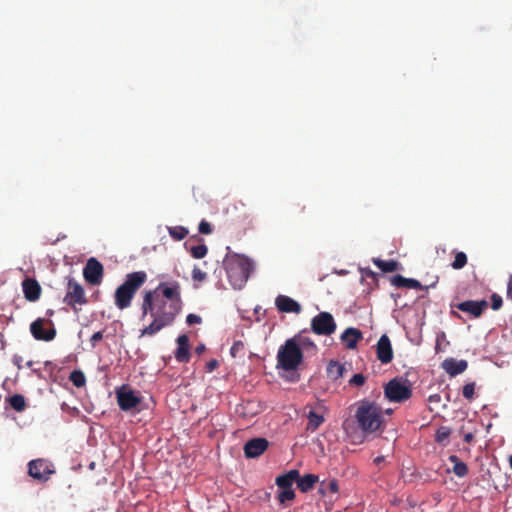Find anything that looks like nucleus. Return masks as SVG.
<instances>
[{"mask_svg":"<svg viewBox=\"0 0 512 512\" xmlns=\"http://www.w3.org/2000/svg\"><path fill=\"white\" fill-rule=\"evenodd\" d=\"M182 309L181 287L179 282H160L153 290L143 294L141 319L146 316L152 322L140 331V337L154 336L163 328L171 325Z\"/></svg>","mask_w":512,"mask_h":512,"instance_id":"f257e3e1","label":"nucleus"},{"mask_svg":"<svg viewBox=\"0 0 512 512\" xmlns=\"http://www.w3.org/2000/svg\"><path fill=\"white\" fill-rule=\"evenodd\" d=\"M223 264L230 284L235 289H241L253 270L252 261L243 255L228 254Z\"/></svg>","mask_w":512,"mask_h":512,"instance_id":"f03ea898","label":"nucleus"},{"mask_svg":"<svg viewBox=\"0 0 512 512\" xmlns=\"http://www.w3.org/2000/svg\"><path fill=\"white\" fill-rule=\"evenodd\" d=\"M358 427L364 434L382 431L384 420L381 408L374 402L363 400L359 403L355 413Z\"/></svg>","mask_w":512,"mask_h":512,"instance_id":"7ed1b4c3","label":"nucleus"},{"mask_svg":"<svg viewBox=\"0 0 512 512\" xmlns=\"http://www.w3.org/2000/svg\"><path fill=\"white\" fill-rule=\"evenodd\" d=\"M147 274L136 271L126 275L124 282L115 291V305L120 310L130 307L138 289L146 282Z\"/></svg>","mask_w":512,"mask_h":512,"instance_id":"20e7f679","label":"nucleus"},{"mask_svg":"<svg viewBox=\"0 0 512 512\" xmlns=\"http://www.w3.org/2000/svg\"><path fill=\"white\" fill-rule=\"evenodd\" d=\"M302 361L303 353L296 342V338L288 339L280 346L277 353V367L285 371H293L298 368Z\"/></svg>","mask_w":512,"mask_h":512,"instance_id":"39448f33","label":"nucleus"},{"mask_svg":"<svg viewBox=\"0 0 512 512\" xmlns=\"http://www.w3.org/2000/svg\"><path fill=\"white\" fill-rule=\"evenodd\" d=\"M384 395L390 402H404L412 396L411 385L407 379L393 378L384 386Z\"/></svg>","mask_w":512,"mask_h":512,"instance_id":"423d86ee","label":"nucleus"},{"mask_svg":"<svg viewBox=\"0 0 512 512\" xmlns=\"http://www.w3.org/2000/svg\"><path fill=\"white\" fill-rule=\"evenodd\" d=\"M299 478V471L296 469L290 470L285 474L279 475L276 478V485L279 488L278 501L284 504L287 501L295 499V492L292 489L294 482Z\"/></svg>","mask_w":512,"mask_h":512,"instance_id":"0eeeda50","label":"nucleus"},{"mask_svg":"<svg viewBox=\"0 0 512 512\" xmlns=\"http://www.w3.org/2000/svg\"><path fill=\"white\" fill-rule=\"evenodd\" d=\"M54 473L53 464L48 460L39 458L28 463V475L38 482H47Z\"/></svg>","mask_w":512,"mask_h":512,"instance_id":"6e6552de","label":"nucleus"},{"mask_svg":"<svg viewBox=\"0 0 512 512\" xmlns=\"http://www.w3.org/2000/svg\"><path fill=\"white\" fill-rule=\"evenodd\" d=\"M336 322L329 312H320L311 320V330L317 335L329 336L336 331Z\"/></svg>","mask_w":512,"mask_h":512,"instance_id":"1a4fd4ad","label":"nucleus"},{"mask_svg":"<svg viewBox=\"0 0 512 512\" xmlns=\"http://www.w3.org/2000/svg\"><path fill=\"white\" fill-rule=\"evenodd\" d=\"M63 301L73 309H76L77 305L81 306L87 303L83 287L73 278H68L66 294Z\"/></svg>","mask_w":512,"mask_h":512,"instance_id":"9d476101","label":"nucleus"},{"mask_svg":"<svg viewBox=\"0 0 512 512\" xmlns=\"http://www.w3.org/2000/svg\"><path fill=\"white\" fill-rule=\"evenodd\" d=\"M116 398L119 408L123 411H130L141 403V397L125 385L116 390Z\"/></svg>","mask_w":512,"mask_h":512,"instance_id":"9b49d317","label":"nucleus"},{"mask_svg":"<svg viewBox=\"0 0 512 512\" xmlns=\"http://www.w3.org/2000/svg\"><path fill=\"white\" fill-rule=\"evenodd\" d=\"M103 273V265L96 258H90L83 269V276L91 285H99L102 282Z\"/></svg>","mask_w":512,"mask_h":512,"instance_id":"f8f14e48","label":"nucleus"},{"mask_svg":"<svg viewBox=\"0 0 512 512\" xmlns=\"http://www.w3.org/2000/svg\"><path fill=\"white\" fill-rule=\"evenodd\" d=\"M375 348L376 357L382 364H389L392 362L394 356L393 348L390 338L386 334H383L379 338Z\"/></svg>","mask_w":512,"mask_h":512,"instance_id":"ddd939ff","label":"nucleus"},{"mask_svg":"<svg viewBox=\"0 0 512 512\" xmlns=\"http://www.w3.org/2000/svg\"><path fill=\"white\" fill-rule=\"evenodd\" d=\"M269 442L265 438H254L244 445V454L247 458H256L268 448Z\"/></svg>","mask_w":512,"mask_h":512,"instance_id":"4468645a","label":"nucleus"},{"mask_svg":"<svg viewBox=\"0 0 512 512\" xmlns=\"http://www.w3.org/2000/svg\"><path fill=\"white\" fill-rule=\"evenodd\" d=\"M44 323L45 320L42 318H38L30 325V331L33 337L37 340H43V341H51L56 336V331L54 328L50 330L44 329Z\"/></svg>","mask_w":512,"mask_h":512,"instance_id":"2eb2a0df","label":"nucleus"},{"mask_svg":"<svg viewBox=\"0 0 512 512\" xmlns=\"http://www.w3.org/2000/svg\"><path fill=\"white\" fill-rule=\"evenodd\" d=\"M488 303L486 300L473 301L467 300L461 303H458L455 307L465 313H469L475 318H478L482 315L483 311L487 308Z\"/></svg>","mask_w":512,"mask_h":512,"instance_id":"dca6fc26","label":"nucleus"},{"mask_svg":"<svg viewBox=\"0 0 512 512\" xmlns=\"http://www.w3.org/2000/svg\"><path fill=\"white\" fill-rule=\"evenodd\" d=\"M275 305L280 312L284 313L299 314L302 311V307L297 301L285 295L277 296Z\"/></svg>","mask_w":512,"mask_h":512,"instance_id":"f3484780","label":"nucleus"},{"mask_svg":"<svg viewBox=\"0 0 512 512\" xmlns=\"http://www.w3.org/2000/svg\"><path fill=\"white\" fill-rule=\"evenodd\" d=\"M22 289L26 300L35 302L40 298L41 286L32 278H25L22 282Z\"/></svg>","mask_w":512,"mask_h":512,"instance_id":"a211bd4d","label":"nucleus"},{"mask_svg":"<svg viewBox=\"0 0 512 512\" xmlns=\"http://www.w3.org/2000/svg\"><path fill=\"white\" fill-rule=\"evenodd\" d=\"M390 283L397 288H408L416 290H427L429 286L424 287L418 280L412 278H405L397 274L391 277Z\"/></svg>","mask_w":512,"mask_h":512,"instance_id":"6ab92c4d","label":"nucleus"},{"mask_svg":"<svg viewBox=\"0 0 512 512\" xmlns=\"http://www.w3.org/2000/svg\"><path fill=\"white\" fill-rule=\"evenodd\" d=\"M178 347L175 351V358L180 363H187L190 360L189 339L186 334H182L177 338Z\"/></svg>","mask_w":512,"mask_h":512,"instance_id":"aec40b11","label":"nucleus"},{"mask_svg":"<svg viewBox=\"0 0 512 512\" xmlns=\"http://www.w3.org/2000/svg\"><path fill=\"white\" fill-rule=\"evenodd\" d=\"M363 338L362 332L353 327H349L344 330L341 334V340L345 343V346L348 349H354L357 346V343Z\"/></svg>","mask_w":512,"mask_h":512,"instance_id":"412c9836","label":"nucleus"},{"mask_svg":"<svg viewBox=\"0 0 512 512\" xmlns=\"http://www.w3.org/2000/svg\"><path fill=\"white\" fill-rule=\"evenodd\" d=\"M443 367L450 376H456L467 369L468 363L466 360H456L451 358L444 361Z\"/></svg>","mask_w":512,"mask_h":512,"instance_id":"4be33fe9","label":"nucleus"},{"mask_svg":"<svg viewBox=\"0 0 512 512\" xmlns=\"http://www.w3.org/2000/svg\"><path fill=\"white\" fill-rule=\"evenodd\" d=\"M346 368L345 364L336 360H330L326 367L327 376L332 380H338L344 375Z\"/></svg>","mask_w":512,"mask_h":512,"instance_id":"5701e85b","label":"nucleus"},{"mask_svg":"<svg viewBox=\"0 0 512 512\" xmlns=\"http://www.w3.org/2000/svg\"><path fill=\"white\" fill-rule=\"evenodd\" d=\"M319 481V477L315 474H305L304 476H300L295 481L297 483V487L301 492L310 491L314 485Z\"/></svg>","mask_w":512,"mask_h":512,"instance_id":"b1692460","label":"nucleus"},{"mask_svg":"<svg viewBox=\"0 0 512 512\" xmlns=\"http://www.w3.org/2000/svg\"><path fill=\"white\" fill-rule=\"evenodd\" d=\"M307 427L308 431H316L325 421V418L321 412L311 409L307 414Z\"/></svg>","mask_w":512,"mask_h":512,"instance_id":"393cba45","label":"nucleus"},{"mask_svg":"<svg viewBox=\"0 0 512 512\" xmlns=\"http://www.w3.org/2000/svg\"><path fill=\"white\" fill-rule=\"evenodd\" d=\"M372 262L376 265L382 272H394L398 270L400 264L398 261L390 259V260H382L380 258H373Z\"/></svg>","mask_w":512,"mask_h":512,"instance_id":"a878e982","label":"nucleus"},{"mask_svg":"<svg viewBox=\"0 0 512 512\" xmlns=\"http://www.w3.org/2000/svg\"><path fill=\"white\" fill-rule=\"evenodd\" d=\"M449 461L453 463V473L458 477H465L468 474V466L458 456L450 455Z\"/></svg>","mask_w":512,"mask_h":512,"instance_id":"bb28decb","label":"nucleus"},{"mask_svg":"<svg viewBox=\"0 0 512 512\" xmlns=\"http://www.w3.org/2000/svg\"><path fill=\"white\" fill-rule=\"evenodd\" d=\"M168 233L173 240L181 241L187 237L189 231L183 226H171L168 227Z\"/></svg>","mask_w":512,"mask_h":512,"instance_id":"cd10ccee","label":"nucleus"},{"mask_svg":"<svg viewBox=\"0 0 512 512\" xmlns=\"http://www.w3.org/2000/svg\"><path fill=\"white\" fill-rule=\"evenodd\" d=\"M10 406L17 412H22L26 408V401L23 395L15 394L9 398Z\"/></svg>","mask_w":512,"mask_h":512,"instance_id":"c85d7f7f","label":"nucleus"},{"mask_svg":"<svg viewBox=\"0 0 512 512\" xmlns=\"http://www.w3.org/2000/svg\"><path fill=\"white\" fill-rule=\"evenodd\" d=\"M339 491L338 481L336 479H331L328 482H322L320 493L322 495H326L328 493L336 494Z\"/></svg>","mask_w":512,"mask_h":512,"instance_id":"c756f323","label":"nucleus"},{"mask_svg":"<svg viewBox=\"0 0 512 512\" xmlns=\"http://www.w3.org/2000/svg\"><path fill=\"white\" fill-rule=\"evenodd\" d=\"M69 380L73 383L74 386L80 388L85 385L86 377L84 373L80 370H74L70 373Z\"/></svg>","mask_w":512,"mask_h":512,"instance_id":"7c9ffc66","label":"nucleus"},{"mask_svg":"<svg viewBox=\"0 0 512 512\" xmlns=\"http://www.w3.org/2000/svg\"><path fill=\"white\" fill-rule=\"evenodd\" d=\"M189 252L191 256L195 259H202L204 258L208 253V248L205 244H199L196 246H192L189 249Z\"/></svg>","mask_w":512,"mask_h":512,"instance_id":"2f4dec72","label":"nucleus"},{"mask_svg":"<svg viewBox=\"0 0 512 512\" xmlns=\"http://www.w3.org/2000/svg\"><path fill=\"white\" fill-rule=\"evenodd\" d=\"M451 435V429L447 426H441L437 429L435 434V441L439 444H443L445 440Z\"/></svg>","mask_w":512,"mask_h":512,"instance_id":"473e14b6","label":"nucleus"},{"mask_svg":"<svg viewBox=\"0 0 512 512\" xmlns=\"http://www.w3.org/2000/svg\"><path fill=\"white\" fill-rule=\"evenodd\" d=\"M467 255L464 252H457L451 266L455 270L462 269L467 264Z\"/></svg>","mask_w":512,"mask_h":512,"instance_id":"72a5a7b5","label":"nucleus"},{"mask_svg":"<svg viewBox=\"0 0 512 512\" xmlns=\"http://www.w3.org/2000/svg\"><path fill=\"white\" fill-rule=\"evenodd\" d=\"M294 338H296V342L300 348L303 347L316 349L314 342L310 338L302 335L295 336Z\"/></svg>","mask_w":512,"mask_h":512,"instance_id":"f704fd0d","label":"nucleus"},{"mask_svg":"<svg viewBox=\"0 0 512 512\" xmlns=\"http://www.w3.org/2000/svg\"><path fill=\"white\" fill-rule=\"evenodd\" d=\"M462 394L467 400H472L475 395V383L471 382L464 385Z\"/></svg>","mask_w":512,"mask_h":512,"instance_id":"c9c22d12","label":"nucleus"},{"mask_svg":"<svg viewBox=\"0 0 512 512\" xmlns=\"http://www.w3.org/2000/svg\"><path fill=\"white\" fill-rule=\"evenodd\" d=\"M207 278V273L195 266L192 270V279L195 282H203Z\"/></svg>","mask_w":512,"mask_h":512,"instance_id":"e433bc0d","label":"nucleus"},{"mask_svg":"<svg viewBox=\"0 0 512 512\" xmlns=\"http://www.w3.org/2000/svg\"><path fill=\"white\" fill-rule=\"evenodd\" d=\"M244 351V343L242 341H235L230 349V354L232 357H237L241 355Z\"/></svg>","mask_w":512,"mask_h":512,"instance_id":"4c0bfd02","label":"nucleus"},{"mask_svg":"<svg viewBox=\"0 0 512 512\" xmlns=\"http://www.w3.org/2000/svg\"><path fill=\"white\" fill-rule=\"evenodd\" d=\"M365 381L366 377L363 374L358 373L353 375V377L349 380V385L360 387L364 385Z\"/></svg>","mask_w":512,"mask_h":512,"instance_id":"58836bf2","label":"nucleus"},{"mask_svg":"<svg viewBox=\"0 0 512 512\" xmlns=\"http://www.w3.org/2000/svg\"><path fill=\"white\" fill-rule=\"evenodd\" d=\"M502 297L496 293L491 295V308L493 310H499L502 307Z\"/></svg>","mask_w":512,"mask_h":512,"instance_id":"ea45409f","label":"nucleus"},{"mask_svg":"<svg viewBox=\"0 0 512 512\" xmlns=\"http://www.w3.org/2000/svg\"><path fill=\"white\" fill-rule=\"evenodd\" d=\"M198 230H199V233L205 234V235L212 233L211 224L209 222H207L206 220H202L199 223Z\"/></svg>","mask_w":512,"mask_h":512,"instance_id":"a19ab883","label":"nucleus"},{"mask_svg":"<svg viewBox=\"0 0 512 512\" xmlns=\"http://www.w3.org/2000/svg\"><path fill=\"white\" fill-rule=\"evenodd\" d=\"M360 272H361L362 277H364V278H370L374 281L377 280V273H375L370 268H361Z\"/></svg>","mask_w":512,"mask_h":512,"instance_id":"79ce46f5","label":"nucleus"},{"mask_svg":"<svg viewBox=\"0 0 512 512\" xmlns=\"http://www.w3.org/2000/svg\"><path fill=\"white\" fill-rule=\"evenodd\" d=\"M103 339V331H97L95 332L91 338L90 343L92 347H95L98 342H100Z\"/></svg>","mask_w":512,"mask_h":512,"instance_id":"37998d69","label":"nucleus"},{"mask_svg":"<svg viewBox=\"0 0 512 512\" xmlns=\"http://www.w3.org/2000/svg\"><path fill=\"white\" fill-rule=\"evenodd\" d=\"M202 321L201 317L196 314H189L186 318V322L189 325L200 324Z\"/></svg>","mask_w":512,"mask_h":512,"instance_id":"c03bdc74","label":"nucleus"},{"mask_svg":"<svg viewBox=\"0 0 512 512\" xmlns=\"http://www.w3.org/2000/svg\"><path fill=\"white\" fill-rule=\"evenodd\" d=\"M219 362L216 359H211L206 364V369L208 372L214 371L216 368H218Z\"/></svg>","mask_w":512,"mask_h":512,"instance_id":"a18cd8bd","label":"nucleus"},{"mask_svg":"<svg viewBox=\"0 0 512 512\" xmlns=\"http://www.w3.org/2000/svg\"><path fill=\"white\" fill-rule=\"evenodd\" d=\"M445 339H446V335H445L444 332H440V333L437 334V337H436V347H435L436 351L439 350L440 342L444 341Z\"/></svg>","mask_w":512,"mask_h":512,"instance_id":"49530a36","label":"nucleus"},{"mask_svg":"<svg viewBox=\"0 0 512 512\" xmlns=\"http://www.w3.org/2000/svg\"><path fill=\"white\" fill-rule=\"evenodd\" d=\"M507 297L512 300V274L509 277L508 285H507Z\"/></svg>","mask_w":512,"mask_h":512,"instance_id":"de8ad7c7","label":"nucleus"},{"mask_svg":"<svg viewBox=\"0 0 512 512\" xmlns=\"http://www.w3.org/2000/svg\"><path fill=\"white\" fill-rule=\"evenodd\" d=\"M474 439V435L472 433H466L464 435V441L470 443Z\"/></svg>","mask_w":512,"mask_h":512,"instance_id":"09e8293b","label":"nucleus"},{"mask_svg":"<svg viewBox=\"0 0 512 512\" xmlns=\"http://www.w3.org/2000/svg\"><path fill=\"white\" fill-rule=\"evenodd\" d=\"M382 462H384V456H378L374 459L376 465H380Z\"/></svg>","mask_w":512,"mask_h":512,"instance_id":"8fccbe9b","label":"nucleus"},{"mask_svg":"<svg viewBox=\"0 0 512 512\" xmlns=\"http://www.w3.org/2000/svg\"><path fill=\"white\" fill-rule=\"evenodd\" d=\"M204 350H205V346L204 345L197 346L196 349H195L197 354H201Z\"/></svg>","mask_w":512,"mask_h":512,"instance_id":"3c124183","label":"nucleus"},{"mask_svg":"<svg viewBox=\"0 0 512 512\" xmlns=\"http://www.w3.org/2000/svg\"><path fill=\"white\" fill-rule=\"evenodd\" d=\"M20 357L19 356H14L13 358V362L14 364H16L18 366V368L20 367L19 363H20Z\"/></svg>","mask_w":512,"mask_h":512,"instance_id":"603ef678","label":"nucleus"},{"mask_svg":"<svg viewBox=\"0 0 512 512\" xmlns=\"http://www.w3.org/2000/svg\"><path fill=\"white\" fill-rule=\"evenodd\" d=\"M305 210H306V206L305 205L300 206V209H299L300 213H304Z\"/></svg>","mask_w":512,"mask_h":512,"instance_id":"864d4df0","label":"nucleus"},{"mask_svg":"<svg viewBox=\"0 0 512 512\" xmlns=\"http://www.w3.org/2000/svg\"><path fill=\"white\" fill-rule=\"evenodd\" d=\"M437 281H438V277H436V281H435L434 283H432V284L430 285V287H434V286H435V284L437 283Z\"/></svg>","mask_w":512,"mask_h":512,"instance_id":"5fc2aeb1","label":"nucleus"},{"mask_svg":"<svg viewBox=\"0 0 512 512\" xmlns=\"http://www.w3.org/2000/svg\"><path fill=\"white\" fill-rule=\"evenodd\" d=\"M392 412H393V411H392V409H387V410H386V413H387V414H391Z\"/></svg>","mask_w":512,"mask_h":512,"instance_id":"6e6d98bb","label":"nucleus"},{"mask_svg":"<svg viewBox=\"0 0 512 512\" xmlns=\"http://www.w3.org/2000/svg\"><path fill=\"white\" fill-rule=\"evenodd\" d=\"M27 366H28V367H31V366H32V361H29V362L27 363Z\"/></svg>","mask_w":512,"mask_h":512,"instance_id":"4d7b16f0","label":"nucleus"},{"mask_svg":"<svg viewBox=\"0 0 512 512\" xmlns=\"http://www.w3.org/2000/svg\"><path fill=\"white\" fill-rule=\"evenodd\" d=\"M509 462H510V467L512 468V456L510 457Z\"/></svg>","mask_w":512,"mask_h":512,"instance_id":"13d9d810","label":"nucleus"}]
</instances>
